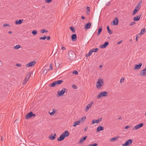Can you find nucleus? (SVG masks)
Here are the masks:
<instances>
[{
    "label": "nucleus",
    "instance_id": "f257e3e1",
    "mask_svg": "<svg viewBox=\"0 0 146 146\" xmlns=\"http://www.w3.org/2000/svg\"><path fill=\"white\" fill-rule=\"evenodd\" d=\"M69 134V133L68 131H65L64 132L62 133L60 135L59 137L57 138V141H60L63 140L65 137L68 136Z\"/></svg>",
    "mask_w": 146,
    "mask_h": 146
},
{
    "label": "nucleus",
    "instance_id": "f03ea898",
    "mask_svg": "<svg viewBox=\"0 0 146 146\" xmlns=\"http://www.w3.org/2000/svg\"><path fill=\"white\" fill-rule=\"evenodd\" d=\"M68 55L69 56V59L71 60H73L75 58V54L73 51L71 50L69 51L68 52Z\"/></svg>",
    "mask_w": 146,
    "mask_h": 146
},
{
    "label": "nucleus",
    "instance_id": "7ed1b4c3",
    "mask_svg": "<svg viewBox=\"0 0 146 146\" xmlns=\"http://www.w3.org/2000/svg\"><path fill=\"white\" fill-rule=\"evenodd\" d=\"M67 90L66 88H62L61 90H59L58 91L57 93V96H62L65 92L67 91Z\"/></svg>",
    "mask_w": 146,
    "mask_h": 146
},
{
    "label": "nucleus",
    "instance_id": "20e7f679",
    "mask_svg": "<svg viewBox=\"0 0 146 146\" xmlns=\"http://www.w3.org/2000/svg\"><path fill=\"white\" fill-rule=\"evenodd\" d=\"M108 92L103 91L99 93V94L97 96L98 99H100L101 97H106L108 96Z\"/></svg>",
    "mask_w": 146,
    "mask_h": 146
},
{
    "label": "nucleus",
    "instance_id": "39448f33",
    "mask_svg": "<svg viewBox=\"0 0 146 146\" xmlns=\"http://www.w3.org/2000/svg\"><path fill=\"white\" fill-rule=\"evenodd\" d=\"M103 83L104 81L102 79H98V81L96 83V88L98 89H100L101 87L102 86V84Z\"/></svg>",
    "mask_w": 146,
    "mask_h": 146
},
{
    "label": "nucleus",
    "instance_id": "423d86ee",
    "mask_svg": "<svg viewBox=\"0 0 146 146\" xmlns=\"http://www.w3.org/2000/svg\"><path fill=\"white\" fill-rule=\"evenodd\" d=\"M63 82V81L62 80H60L57 81H56L53 82L51 84L50 86L51 87H55L56 86H57L61 84Z\"/></svg>",
    "mask_w": 146,
    "mask_h": 146
},
{
    "label": "nucleus",
    "instance_id": "0eeeda50",
    "mask_svg": "<svg viewBox=\"0 0 146 146\" xmlns=\"http://www.w3.org/2000/svg\"><path fill=\"white\" fill-rule=\"evenodd\" d=\"M35 114H34L33 112L31 111L26 115L25 116V118L26 119H28L32 117H34L35 116Z\"/></svg>",
    "mask_w": 146,
    "mask_h": 146
},
{
    "label": "nucleus",
    "instance_id": "6e6552de",
    "mask_svg": "<svg viewBox=\"0 0 146 146\" xmlns=\"http://www.w3.org/2000/svg\"><path fill=\"white\" fill-rule=\"evenodd\" d=\"M133 142V140L132 139H129L127 140L125 143L122 144V146H127L131 145Z\"/></svg>",
    "mask_w": 146,
    "mask_h": 146
},
{
    "label": "nucleus",
    "instance_id": "1a4fd4ad",
    "mask_svg": "<svg viewBox=\"0 0 146 146\" xmlns=\"http://www.w3.org/2000/svg\"><path fill=\"white\" fill-rule=\"evenodd\" d=\"M140 7L139 3L137 6L135 7V9L133 11V15H135V14L138 11L139 9V7Z\"/></svg>",
    "mask_w": 146,
    "mask_h": 146
},
{
    "label": "nucleus",
    "instance_id": "9d476101",
    "mask_svg": "<svg viewBox=\"0 0 146 146\" xmlns=\"http://www.w3.org/2000/svg\"><path fill=\"white\" fill-rule=\"evenodd\" d=\"M36 62L35 61L30 62L28 64H26V66L27 67H30L34 66Z\"/></svg>",
    "mask_w": 146,
    "mask_h": 146
},
{
    "label": "nucleus",
    "instance_id": "9b49d317",
    "mask_svg": "<svg viewBox=\"0 0 146 146\" xmlns=\"http://www.w3.org/2000/svg\"><path fill=\"white\" fill-rule=\"evenodd\" d=\"M143 125V123H141L138 125H136L133 128V130L135 129L137 130L141 127H142Z\"/></svg>",
    "mask_w": 146,
    "mask_h": 146
},
{
    "label": "nucleus",
    "instance_id": "f8f14e48",
    "mask_svg": "<svg viewBox=\"0 0 146 146\" xmlns=\"http://www.w3.org/2000/svg\"><path fill=\"white\" fill-rule=\"evenodd\" d=\"M142 13L139 14V15L137 16L136 17H134L133 18V21H138L139 20L140 17H141Z\"/></svg>",
    "mask_w": 146,
    "mask_h": 146
},
{
    "label": "nucleus",
    "instance_id": "ddd939ff",
    "mask_svg": "<svg viewBox=\"0 0 146 146\" xmlns=\"http://www.w3.org/2000/svg\"><path fill=\"white\" fill-rule=\"evenodd\" d=\"M139 75L141 76H146V67L144 69L141 71Z\"/></svg>",
    "mask_w": 146,
    "mask_h": 146
},
{
    "label": "nucleus",
    "instance_id": "4468645a",
    "mask_svg": "<svg viewBox=\"0 0 146 146\" xmlns=\"http://www.w3.org/2000/svg\"><path fill=\"white\" fill-rule=\"evenodd\" d=\"M102 117L99 118L98 119H94L92 121V124H94L95 123H99L101 121H102Z\"/></svg>",
    "mask_w": 146,
    "mask_h": 146
},
{
    "label": "nucleus",
    "instance_id": "2eb2a0df",
    "mask_svg": "<svg viewBox=\"0 0 146 146\" xmlns=\"http://www.w3.org/2000/svg\"><path fill=\"white\" fill-rule=\"evenodd\" d=\"M109 44V42L107 41L104 42V44H102L100 47V48H106Z\"/></svg>",
    "mask_w": 146,
    "mask_h": 146
},
{
    "label": "nucleus",
    "instance_id": "dca6fc26",
    "mask_svg": "<svg viewBox=\"0 0 146 146\" xmlns=\"http://www.w3.org/2000/svg\"><path fill=\"white\" fill-rule=\"evenodd\" d=\"M92 25V23L89 22L86 24L85 26V29H90Z\"/></svg>",
    "mask_w": 146,
    "mask_h": 146
},
{
    "label": "nucleus",
    "instance_id": "f3484780",
    "mask_svg": "<svg viewBox=\"0 0 146 146\" xmlns=\"http://www.w3.org/2000/svg\"><path fill=\"white\" fill-rule=\"evenodd\" d=\"M142 65V64L141 63H140L139 64H135L134 66V70H138L139 69L141 66Z\"/></svg>",
    "mask_w": 146,
    "mask_h": 146
},
{
    "label": "nucleus",
    "instance_id": "a211bd4d",
    "mask_svg": "<svg viewBox=\"0 0 146 146\" xmlns=\"http://www.w3.org/2000/svg\"><path fill=\"white\" fill-rule=\"evenodd\" d=\"M71 39L73 41H76V40L77 38L76 34H72L71 36Z\"/></svg>",
    "mask_w": 146,
    "mask_h": 146
},
{
    "label": "nucleus",
    "instance_id": "6ab92c4d",
    "mask_svg": "<svg viewBox=\"0 0 146 146\" xmlns=\"http://www.w3.org/2000/svg\"><path fill=\"white\" fill-rule=\"evenodd\" d=\"M56 137V133H54V135H53V134H52L49 137V138L52 140H54Z\"/></svg>",
    "mask_w": 146,
    "mask_h": 146
},
{
    "label": "nucleus",
    "instance_id": "aec40b11",
    "mask_svg": "<svg viewBox=\"0 0 146 146\" xmlns=\"http://www.w3.org/2000/svg\"><path fill=\"white\" fill-rule=\"evenodd\" d=\"M104 129V128L101 125L98 126L97 128V131L99 132L100 131H102Z\"/></svg>",
    "mask_w": 146,
    "mask_h": 146
},
{
    "label": "nucleus",
    "instance_id": "412c9836",
    "mask_svg": "<svg viewBox=\"0 0 146 146\" xmlns=\"http://www.w3.org/2000/svg\"><path fill=\"white\" fill-rule=\"evenodd\" d=\"M23 22V19H20L19 20H16L15 21V24L17 25H20Z\"/></svg>",
    "mask_w": 146,
    "mask_h": 146
},
{
    "label": "nucleus",
    "instance_id": "4be33fe9",
    "mask_svg": "<svg viewBox=\"0 0 146 146\" xmlns=\"http://www.w3.org/2000/svg\"><path fill=\"white\" fill-rule=\"evenodd\" d=\"M113 23L114 25H118V21L117 18L116 17L115 18L114 20L113 21Z\"/></svg>",
    "mask_w": 146,
    "mask_h": 146
},
{
    "label": "nucleus",
    "instance_id": "5701e85b",
    "mask_svg": "<svg viewBox=\"0 0 146 146\" xmlns=\"http://www.w3.org/2000/svg\"><path fill=\"white\" fill-rule=\"evenodd\" d=\"M86 118V116H84L83 117L81 118L79 120V121H80V123H82L85 121Z\"/></svg>",
    "mask_w": 146,
    "mask_h": 146
},
{
    "label": "nucleus",
    "instance_id": "b1692460",
    "mask_svg": "<svg viewBox=\"0 0 146 146\" xmlns=\"http://www.w3.org/2000/svg\"><path fill=\"white\" fill-rule=\"evenodd\" d=\"M87 136L86 135L85 136L83 137L80 139V141L81 143H83L85 140L86 138H87Z\"/></svg>",
    "mask_w": 146,
    "mask_h": 146
},
{
    "label": "nucleus",
    "instance_id": "393cba45",
    "mask_svg": "<svg viewBox=\"0 0 146 146\" xmlns=\"http://www.w3.org/2000/svg\"><path fill=\"white\" fill-rule=\"evenodd\" d=\"M52 110L53 111L52 112H50V111H49V113L51 115H53L56 112V110L54 108L52 109Z\"/></svg>",
    "mask_w": 146,
    "mask_h": 146
},
{
    "label": "nucleus",
    "instance_id": "a878e982",
    "mask_svg": "<svg viewBox=\"0 0 146 146\" xmlns=\"http://www.w3.org/2000/svg\"><path fill=\"white\" fill-rule=\"evenodd\" d=\"M92 106L91 105V104H89L88 105H87L85 109V111L87 112L88 111L89 109L90 108L92 107Z\"/></svg>",
    "mask_w": 146,
    "mask_h": 146
},
{
    "label": "nucleus",
    "instance_id": "bb28decb",
    "mask_svg": "<svg viewBox=\"0 0 146 146\" xmlns=\"http://www.w3.org/2000/svg\"><path fill=\"white\" fill-rule=\"evenodd\" d=\"M80 121H76L74 122V124L73 125V126L74 127H76L77 125H79L80 124Z\"/></svg>",
    "mask_w": 146,
    "mask_h": 146
},
{
    "label": "nucleus",
    "instance_id": "cd10ccee",
    "mask_svg": "<svg viewBox=\"0 0 146 146\" xmlns=\"http://www.w3.org/2000/svg\"><path fill=\"white\" fill-rule=\"evenodd\" d=\"M119 138V137H115L112 138H111L110 139V141H114L115 140H117Z\"/></svg>",
    "mask_w": 146,
    "mask_h": 146
},
{
    "label": "nucleus",
    "instance_id": "c85d7f7f",
    "mask_svg": "<svg viewBox=\"0 0 146 146\" xmlns=\"http://www.w3.org/2000/svg\"><path fill=\"white\" fill-rule=\"evenodd\" d=\"M145 32H146V29H145L144 28H143L141 29L140 33V34L142 35Z\"/></svg>",
    "mask_w": 146,
    "mask_h": 146
},
{
    "label": "nucleus",
    "instance_id": "c756f323",
    "mask_svg": "<svg viewBox=\"0 0 146 146\" xmlns=\"http://www.w3.org/2000/svg\"><path fill=\"white\" fill-rule=\"evenodd\" d=\"M102 31V27H100V28L98 29V32L97 34V35L99 36L101 33Z\"/></svg>",
    "mask_w": 146,
    "mask_h": 146
},
{
    "label": "nucleus",
    "instance_id": "7c9ffc66",
    "mask_svg": "<svg viewBox=\"0 0 146 146\" xmlns=\"http://www.w3.org/2000/svg\"><path fill=\"white\" fill-rule=\"evenodd\" d=\"M107 29L108 30V33L110 34H112V31H111L110 29L109 26H108L107 27Z\"/></svg>",
    "mask_w": 146,
    "mask_h": 146
},
{
    "label": "nucleus",
    "instance_id": "2f4dec72",
    "mask_svg": "<svg viewBox=\"0 0 146 146\" xmlns=\"http://www.w3.org/2000/svg\"><path fill=\"white\" fill-rule=\"evenodd\" d=\"M29 79L27 78V77H26L24 80L23 84V85L27 83V82L29 80Z\"/></svg>",
    "mask_w": 146,
    "mask_h": 146
},
{
    "label": "nucleus",
    "instance_id": "473e14b6",
    "mask_svg": "<svg viewBox=\"0 0 146 146\" xmlns=\"http://www.w3.org/2000/svg\"><path fill=\"white\" fill-rule=\"evenodd\" d=\"M99 50V48H92L91 50H92V52H96L98 51Z\"/></svg>",
    "mask_w": 146,
    "mask_h": 146
},
{
    "label": "nucleus",
    "instance_id": "72a5a7b5",
    "mask_svg": "<svg viewBox=\"0 0 146 146\" xmlns=\"http://www.w3.org/2000/svg\"><path fill=\"white\" fill-rule=\"evenodd\" d=\"M92 50H90V51L89 52L88 54H86V57H88L90 56V55H91L92 53Z\"/></svg>",
    "mask_w": 146,
    "mask_h": 146
},
{
    "label": "nucleus",
    "instance_id": "f704fd0d",
    "mask_svg": "<svg viewBox=\"0 0 146 146\" xmlns=\"http://www.w3.org/2000/svg\"><path fill=\"white\" fill-rule=\"evenodd\" d=\"M31 74H32L31 72H28L27 73V75L26 76V77H27V78H28L29 79V78H30V77L31 76Z\"/></svg>",
    "mask_w": 146,
    "mask_h": 146
},
{
    "label": "nucleus",
    "instance_id": "c9c22d12",
    "mask_svg": "<svg viewBox=\"0 0 146 146\" xmlns=\"http://www.w3.org/2000/svg\"><path fill=\"white\" fill-rule=\"evenodd\" d=\"M70 30L73 32V33H74L75 32V30L74 27H70Z\"/></svg>",
    "mask_w": 146,
    "mask_h": 146
},
{
    "label": "nucleus",
    "instance_id": "e433bc0d",
    "mask_svg": "<svg viewBox=\"0 0 146 146\" xmlns=\"http://www.w3.org/2000/svg\"><path fill=\"white\" fill-rule=\"evenodd\" d=\"M37 31H36L35 30H33V31H32V33L33 35H36L37 34Z\"/></svg>",
    "mask_w": 146,
    "mask_h": 146
},
{
    "label": "nucleus",
    "instance_id": "4c0bfd02",
    "mask_svg": "<svg viewBox=\"0 0 146 146\" xmlns=\"http://www.w3.org/2000/svg\"><path fill=\"white\" fill-rule=\"evenodd\" d=\"M48 32V31L44 29H42L41 30L40 32L42 33H46Z\"/></svg>",
    "mask_w": 146,
    "mask_h": 146
},
{
    "label": "nucleus",
    "instance_id": "58836bf2",
    "mask_svg": "<svg viewBox=\"0 0 146 146\" xmlns=\"http://www.w3.org/2000/svg\"><path fill=\"white\" fill-rule=\"evenodd\" d=\"M21 47L20 45H17L14 46V48L15 49H18Z\"/></svg>",
    "mask_w": 146,
    "mask_h": 146
},
{
    "label": "nucleus",
    "instance_id": "ea45409f",
    "mask_svg": "<svg viewBox=\"0 0 146 146\" xmlns=\"http://www.w3.org/2000/svg\"><path fill=\"white\" fill-rule=\"evenodd\" d=\"M98 145L97 143H94L93 144H90L88 145V146H97Z\"/></svg>",
    "mask_w": 146,
    "mask_h": 146
},
{
    "label": "nucleus",
    "instance_id": "a19ab883",
    "mask_svg": "<svg viewBox=\"0 0 146 146\" xmlns=\"http://www.w3.org/2000/svg\"><path fill=\"white\" fill-rule=\"evenodd\" d=\"M46 36H44L43 37H41L39 38V39L40 40H44L46 38Z\"/></svg>",
    "mask_w": 146,
    "mask_h": 146
},
{
    "label": "nucleus",
    "instance_id": "79ce46f5",
    "mask_svg": "<svg viewBox=\"0 0 146 146\" xmlns=\"http://www.w3.org/2000/svg\"><path fill=\"white\" fill-rule=\"evenodd\" d=\"M124 80L125 78L124 77H123L121 78L120 80V83L121 84V83H123L124 82Z\"/></svg>",
    "mask_w": 146,
    "mask_h": 146
},
{
    "label": "nucleus",
    "instance_id": "37998d69",
    "mask_svg": "<svg viewBox=\"0 0 146 146\" xmlns=\"http://www.w3.org/2000/svg\"><path fill=\"white\" fill-rule=\"evenodd\" d=\"M48 70H47V69H44V71H43V73H44V74H46L48 72Z\"/></svg>",
    "mask_w": 146,
    "mask_h": 146
},
{
    "label": "nucleus",
    "instance_id": "c03bdc74",
    "mask_svg": "<svg viewBox=\"0 0 146 146\" xmlns=\"http://www.w3.org/2000/svg\"><path fill=\"white\" fill-rule=\"evenodd\" d=\"M6 26H8V27H10L11 26V25H10L9 24H4L3 25V27H5Z\"/></svg>",
    "mask_w": 146,
    "mask_h": 146
},
{
    "label": "nucleus",
    "instance_id": "a18cd8bd",
    "mask_svg": "<svg viewBox=\"0 0 146 146\" xmlns=\"http://www.w3.org/2000/svg\"><path fill=\"white\" fill-rule=\"evenodd\" d=\"M72 73L76 75L78 74V72L77 71L74 70L73 71Z\"/></svg>",
    "mask_w": 146,
    "mask_h": 146
},
{
    "label": "nucleus",
    "instance_id": "49530a36",
    "mask_svg": "<svg viewBox=\"0 0 146 146\" xmlns=\"http://www.w3.org/2000/svg\"><path fill=\"white\" fill-rule=\"evenodd\" d=\"M52 1V0H45V2L48 3H50Z\"/></svg>",
    "mask_w": 146,
    "mask_h": 146
},
{
    "label": "nucleus",
    "instance_id": "de8ad7c7",
    "mask_svg": "<svg viewBox=\"0 0 146 146\" xmlns=\"http://www.w3.org/2000/svg\"><path fill=\"white\" fill-rule=\"evenodd\" d=\"M136 23L135 22H131L130 24L129 25L130 26H131Z\"/></svg>",
    "mask_w": 146,
    "mask_h": 146
},
{
    "label": "nucleus",
    "instance_id": "09e8293b",
    "mask_svg": "<svg viewBox=\"0 0 146 146\" xmlns=\"http://www.w3.org/2000/svg\"><path fill=\"white\" fill-rule=\"evenodd\" d=\"M72 87L75 89H76L77 88V86L74 84H72Z\"/></svg>",
    "mask_w": 146,
    "mask_h": 146
},
{
    "label": "nucleus",
    "instance_id": "8fccbe9b",
    "mask_svg": "<svg viewBox=\"0 0 146 146\" xmlns=\"http://www.w3.org/2000/svg\"><path fill=\"white\" fill-rule=\"evenodd\" d=\"M50 68L48 70V71H49L50 70H51L52 69L53 66H52V64L51 63V64H50Z\"/></svg>",
    "mask_w": 146,
    "mask_h": 146
},
{
    "label": "nucleus",
    "instance_id": "3c124183",
    "mask_svg": "<svg viewBox=\"0 0 146 146\" xmlns=\"http://www.w3.org/2000/svg\"><path fill=\"white\" fill-rule=\"evenodd\" d=\"M15 66H17L18 67H21V64H17L15 65Z\"/></svg>",
    "mask_w": 146,
    "mask_h": 146
},
{
    "label": "nucleus",
    "instance_id": "603ef678",
    "mask_svg": "<svg viewBox=\"0 0 146 146\" xmlns=\"http://www.w3.org/2000/svg\"><path fill=\"white\" fill-rule=\"evenodd\" d=\"M141 35V34H140V33H139V34H137L136 35V37H137L138 38V37H139Z\"/></svg>",
    "mask_w": 146,
    "mask_h": 146
},
{
    "label": "nucleus",
    "instance_id": "864d4df0",
    "mask_svg": "<svg viewBox=\"0 0 146 146\" xmlns=\"http://www.w3.org/2000/svg\"><path fill=\"white\" fill-rule=\"evenodd\" d=\"M130 127V126L129 125H127V126H125V129H127L128 128H129Z\"/></svg>",
    "mask_w": 146,
    "mask_h": 146
},
{
    "label": "nucleus",
    "instance_id": "5fc2aeb1",
    "mask_svg": "<svg viewBox=\"0 0 146 146\" xmlns=\"http://www.w3.org/2000/svg\"><path fill=\"white\" fill-rule=\"evenodd\" d=\"M46 38L47 40H49L50 38V37L49 36H48L47 37L46 36Z\"/></svg>",
    "mask_w": 146,
    "mask_h": 146
},
{
    "label": "nucleus",
    "instance_id": "6e6d98bb",
    "mask_svg": "<svg viewBox=\"0 0 146 146\" xmlns=\"http://www.w3.org/2000/svg\"><path fill=\"white\" fill-rule=\"evenodd\" d=\"M86 9H87L88 11H90V7H87L86 8Z\"/></svg>",
    "mask_w": 146,
    "mask_h": 146
},
{
    "label": "nucleus",
    "instance_id": "4d7b16f0",
    "mask_svg": "<svg viewBox=\"0 0 146 146\" xmlns=\"http://www.w3.org/2000/svg\"><path fill=\"white\" fill-rule=\"evenodd\" d=\"M88 129V127H86L84 129V131H86Z\"/></svg>",
    "mask_w": 146,
    "mask_h": 146
},
{
    "label": "nucleus",
    "instance_id": "13d9d810",
    "mask_svg": "<svg viewBox=\"0 0 146 146\" xmlns=\"http://www.w3.org/2000/svg\"><path fill=\"white\" fill-rule=\"evenodd\" d=\"M110 2H108L107 3H106V5H107V6L109 5L110 4Z\"/></svg>",
    "mask_w": 146,
    "mask_h": 146
},
{
    "label": "nucleus",
    "instance_id": "bf43d9fd",
    "mask_svg": "<svg viewBox=\"0 0 146 146\" xmlns=\"http://www.w3.org/2000/svg\"><path fill=\"white\" fill-rule=\"evenodd\" d=\"M122 40H121V41H119V42H118L117 43V44H120L121 42H122Z\"/></svg>",
    "mask_w": 146,
    "mask_h": 146
},
{
    "label": "nucleus",
    "instance_id": "052dcab7",
    "mask_svg": "<svg viewBox=\"0 0 146 146\" xmlns=\"http://www.w3.org/2000/svg\"><path fill=\"white\" fill-rule=\"evenodd\" d=\"M94 103V102L93 101H92L89 104H91V105L92 106V104H93Z\"/></svg>",
    "mask_w": 146,
    "mask_h": 146
},
{
    "label": "nucleus",
    "instance_id": "680f3d73",
    "mask_svg": "<svg viewBox=\"0 0 146 146\" xmlns=\"http://www.w3.org/2000/svg\"><path fill=\"white\" fill-rule=\"evenodd\" d=\"M81 18L82 19H85V17L84 16H81Z\"/></svg>",
    "mask_w": 146,
    "mask_h": 146
},
{
    "label": "nucleus",
    "instance_id": "e2e57ef3",
    "mask_svg": "<svg viewBox=\"0 0 146 146\" xmlns=\"http://www.w3.org/2000/svg\"><path fill=\"white\" fill-rule=\"evenodd\" d=\"M62 49L63 50H65L66 49V48L65 47H63L62 48Z\"/></svg>",
    "mask_w": 146,
    "mask_h": 146
},
{
    "label": "nucleus",
    "instance_id": "0e129e2a",
    "mask_svg": "<svg viewBox=\"0 0 146 146\" xmlns=\"http://www.w3.org/2000/svg\"><path fill=\"white\" fill-rule=\"evenodd\" d=\"M118 119H122V118H121V116H120L118 118Z\"/></svg>",
    "mask_w": 146,
    "mask_h": 146
},
{
    "label": "nucleus",
    "instance_id": "69168bd1",
    "mask_svg": "<svg viewBox=\"0 0 146 146\" xmlns=\"http://www.w3.org/2000/svg\"><path fill=\"white\" fill-rule=\"evenodd\" d=\"M135 40L136 41H138V38L137 37H136V38H135Z\"/></svg>",
    "mask_w": 146,
    "mask_h": 146
},
{
    "label": "nucleus",
    "instance_id": "338daca9",
    "mask_svg": "<svg viewBox=\"0 0 146 146\" xmlns=\"http://www.w3.org/2000/svg\"><path fill=\"white\" fill-rule=\"evenodd\" d=\"M12 33V31H10L8 32V33L9 34H11Z\"/></svg>",
    "mask_w": 146,
    "mask_h": 146
},
{
    "label": "nucleus",
    "instance_id": "774afa93",
    "mask_svg": "<svg viewBox=\"0 0 146 146\" xmlns=\"http://www.w3.org/2000/svg\"><path fill=\"white\" fill-rule=\"evenodd\" d=\"M102 67V65H100V68H101Z\"/></svg>",
    "mask_w": 146,
    "mask_h": 146
}]
</instances>
